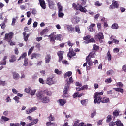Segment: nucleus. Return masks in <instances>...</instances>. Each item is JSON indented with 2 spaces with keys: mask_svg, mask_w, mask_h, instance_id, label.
<instances>
[{
  "mask_svg": "<svg viewBox=\"0 0 126 126\" xmlns=\"http://www.w3.org/2000/svg\"><path fill=\"white\" fill-rule=\"evenodd\" d=\"M120 5L118 3V1L113 0L112 4L110 6L109 8L110 9H115V8H119Z\"/></svg>",
  "mask_w": 126,
  "mask_h": 126,
  "instance_id": "nucleus-5",
  "label": "nucleus"
},
{
  "mask_svg": "<svg viewBox=\"0 0 126 126\" xmlns=\"http://www.w3.org/2000/svg\"><path fill=\"white\" fill-rule=\"evenodd\" d=\"M66 27L68 32H70V33L74 32V31H75V28L73 27V26H72V25H67Z\"/></svg>",
  "mask_w": 126,
  "mask_h": 126,
  "instance_id": "nucleus-10",
  "label": "nucleus"
},
{
  "mask_svg": "<svg viewBox=\"0 0 126 126\" xmlns=\"http://www.w3.org/2000/svg\"><path fill=\"white\" fill-rule=\"evenodd\" d=\"M79 126H92V125L91 124H88V123L85 125L84 123L81 122L79 124Z\"/></svg>",
  "mask_w": 126,
  "mask_h": 126,
  "instance_id": "nucleus-39",
  "label": "nucleus"
},
{
  "mask_svg": "<svg viewBox=\"0 0 126 126\" xmlns=\"http://www.w3.org/2000/svg\"><path fill=\"white\" fill-rule=\"evenodd\" d=\"M55 84V78L52 77V78H47L46 79V84L48 85H52Z\"/></svg>",
  "mask_w": 126,
  "mask_h": 126,
  "instance_id": "nucleus-6",
  "label": "nucleus"
},
{
  "mask_svg": "<svg viewBox=\"0 0 126 126\" xmlns=\"http://www.w3.org/2000/svg\"><path fill=\"white\" fill-rule=\"evenodd\" d=\"M109 101H110V99L108 97H101V103H109Z\"/></svg>",
  "mask_w": 126,
  "mask_h": 126,
  "instance_id": "nucleus-25",
  "label": "nucleus"
},
{
  "mask_svg": "<svg viewBox=\"0 0 126 126\" xmlns=\"http://www.w3.org/2000/svg\"><path fill=\"white\" fill-rule=\"evenodd\" d=\"M79 10L80 11H81V12H83L84 13H85L87 11V10H86V8L82 7V5H80V9Z\"/></svg>",
  "mask_w": 126,
  "mask_h": 126,
  "instance_id": "nucleus-29",
  "label": "nucleus"
},
{
  "mask_svg": "<svg viewBox=\"0 0 126 126\" xmlns=\"http://www.w3.org/2000/svg\"><path fill=\"white\" fill-rule=\"evenodd\" d=\"M69 52L67 54V57L70 59H71L72 57H74L76 55V53L73 51V49L70 47L69 49Z\"/></svg>",
  "mask_w": 126,
  "mask_h": 126,
  "instance_id": "nucleus-4",
  "label": "nucleus"
},
{
  "mask_svg": "<svg viewBox=\"0 0 126 126\" xmlns=\"http://www.w3.org/2000/svg\"><path fill=\"white\" fill-rule=\"evenodd\" d=\"M56 32H53L50 35H49V38H50V41L51 43H55V41H62V38L63 36L62 34H57L56 35Z\"/></svg>",
  "mask_w": 126,
  "mask_h": 126,
  "instance_id": "nucleus-1",
  "label": "nucleus"
},
{
  "mask_svg": "<svg viewBox=\"0 0 126 126\" xmlns=\"http://www.w3.org/2000/svg\"><path fill=\"white\" fill-rule=\"evenodd\" d=\"M116 125L117 126H124V124L122 123V122L120 120H117L116 121Z\"/></svg>",
  "mask_w": 126,
  "mask_h": 126,
  "instance_id": "nucleus-40",
  "label": "nucleus"
},
{
  "mask_svg": "<svg viewBox=\"0 0 126 126\" xmlns=\"http://www.w3.org/2000/svg\"><path fill=\"white\" fill-rule=\"evenodd\" d=\"M122 70H123L124 72H126V64L122 66Z\"/></svg>",
  "mask_w": 126,
  "mask_h": 126,
  "instance_id": "nucleus-64",
  "label": "nucleus"
},
{
  "mask_svg": "<svg viewBox=\"0 0 126 126\" xmlns=\"http://www.w3.org/2000/svg\"><path fill=\"white\" fill-rule=\"evenodd\" d=\"M49 32V29H43L40 32V36H43L44 34H46V33H48Z\"/></svg>",
  "mask_w": 126,
  "mask_h": 126,
  "instance_id": "nucleus-26",
  "label": "nucleus"
},
{
  "mask_svg": "<svg viewBox=\"0 0 126 126\" xmlns=\"http://www.w3.org/2000/svg\"><path fill=\"white\" fill-rule=\"evenodd\" d=\"M36 96L37 97L38 99L39 100H42V98H43V96H42V94L40 93L36 94Z\"/></svg>",
  "mask_w": 126,
  "mask_h": 126,
  "instance_id": "nucleus-47",
  "label": "nucleus"
},
{
  "mask_svg": "<svg viewBox=\"0 0 126 126\" xmlns=\"http://www.w3.org/2000/svg\"><path fill=\"white\" fill-rule=\"evenodd\" d=\"M111 28L112 29H118L119 28V25L117 23L113 24Z\"/></svg>",
  "mask_w": 126,
  "mask_h": 126,
  "instance_id": "nucleus-41",
  "label": "nucleus"
},
{
  "mask_svg": "<svg viewBox=\"0 0 126 126\" xmlns=\"http://www.w3.org/2000/svg\"><path fill=\"white\" fill-rule=\"evenodd\" d=\"M94 104H98L99 105H100V103L102 102L101 97V96L98 97L94 95Z\"/></svg>",
  "mask_w": 126,
  "mask_h": 126,
  "instance_id": "nucleus-9",
  "label": "nucleus"
},
{
  "mask_svg": "<svg viewBox=\"0 0 126 126\" xmlns=\"http://www.w3.org/2000/svg\"><path fill=\"white\" fill-rule=\"evenodd\" d=\"M68 90H69V88L67 87H64L63 91V94L62 95L63 98H69V94H68Z\"/></svg>",
  "mask_w": 126,
  "mask_h": 126,
  "instance_id": "nucleus-3",
  "label": "nucleus"
},
{
  "mask_svg": "<svg viewBox=\"0 0 126 126\" xmlns=\"http://www.w3.org/2000/svg\"><path fill=\"white\" fill-rule=\"evenodd\" d=\"M64 54V51H60L57 52V56H59V63H61L62 61H63V54Z\"/></svg>",
  "mask_w": 126,
  "mask_h": 126,
  "instance_id": "nucleus-7",
  "label": "nucleus"
},
{
  "mask_svg": "<svg viewBox=\"0 0 126 126\" xmlns=\"http://www.w3.org/2000/svg\"><path fill=\"white\" fill-rule=\"evenodd\" d=\"M103 94H104V92H97L94 94V96L98 97V96H102Z\"/></svg>",
  "mask_w": 126,
  "mask_h": 126,
  "instance_id": "nucleus-35",
  "label": "nucleus"
},
{
  "mask_svg": "<svg viewBox=\"0 0 126 126\" xmlns=\"http://www.w3.org/2000/svg\"><path fill=\"white\" fill-rule=\"evenodd\" d=\"M12 75L14 79H16V80H17V79H19V77H20V76H19L18 73L16 72H12Z\"/></svg>",
  "mask_w": 126,
  "mask_h": 126,
  "instance_id": "nucleus-19",
  "label": "nucleus"
},
{
  "mask_svg": "<svg viewBox=\"0 0 126 126\" xmlns=\"http://www.w3.org/2000/svg\"><path fill=\"white\" fill-rule=\"evenodd\" d=\"M40 6L43 9H46V3L44 0H39Z\"/></svg>",
  "mask_w": 126,
  "mask_h": 126,
  "instance_id": "nucleus-15",
  "label": "nucleus"
},
{
  "mask_svg": "<svg viewBox=\"0 0 126 126\" xmlns=\"http://www.w3.org/2000/svg\"><path fill=\"white\" fill-rule=\"evenodd\" d=\"M111 82H112V79L111 78H108L105 80V82L106 83H111Z\"/></svg>",
  "mask_w": 126,
  "mask_h": 126,
  "instance_id": "nucleus-61",
  "label": "nucleus"
},
{
  "mask_svg": "<svg viewBox=\"0 0 126 126\" xmlns=\"http://www.w3.org/2000/svg\"><path fill=\"white\" fill-rule=\"evenodd\" d=\"M95 39H97H97H98V40L100 41V43H102V42H103L102 40H101L104 39V34H103V32H99L98 34L95 35Z\"/></svg>",
  "mask_w": 126,
  "mask_h": 126,
  "instance_id": "nucleus-11",
  "label": "nucleus"
},
{
  "mask_svg": "<svg viewBox=\"0 0 126 126\" xmlns=\"http://www.w3.org/2000/svg\"><path fill=\"white\" fill-rule=\"evenodd\" d=\"M102 4H103L102 3H100L99 1H97L95 3V5L97 7L101 6Z\"/></svg>",
  "mask_w": 126,
  "mask_h": 126,
  "instance_id": "nucleus-49",
  "label": "nucleus"
},
{
  "mask_svg": "<svg viewBox=\"0 0 126 126\" xmlns=\"http://www.w3.org/2000/svg\"><path fill=\"white\" fill-rule=\"evenodd\" d=\"M6 84V82L5 81H0V85H2V86H5Z\"/></svg>",
  "mask_w": 126,
  "mask_h": 126,
  "instance_id": "nucleus-56",
  "label": "nucleus"
},
{
  "mask_svg": "<svg viewBox=\"0 0 126 126\" xmlns=\"http://www.w3.org/2000/svg\"><path fill=\"white\" fill-rule=\"evenodd\" d=\"M87 1V0H81V5H85L86 4V2Z\"/></svg>",
  "mask_w": 126,
  "mask_h": 126,
  "instance_id": "nucleus-52",
  "label": "nucleus"
},
{
  "mask_svg": "<svg viewBox=\"0 0 126 126\" xmlns=\"http://www.w3.org/2000/svg\"><path fill=\"white\" fill-rule=\"evenodd\" d=\"M95 26L96 24H91V25L88 27L89 31H90V32H93L94 31V28H93V27H95Z\"/></svg>",
  "mask_w": 126,
  "mask_h": 126,
  "instance_id": "nucleus-16",
  "label": "nucleus"
},
{
  "mask_svg": "<svg viewBox=\"0 0 126 126\" xmlns=\"http://www.w3.org/2000/svg\"><path fill=\"white\" fill-rule=\"evenodd\" d=\"M57 5L58 8V11H63V6L61 4V2H58Z\"/></svg>",
  "mask_w": 126,
  "mask_h": 126,
  "instance_id": "nucleus-27",
  "label": "nucleus"
},
{
  "mask_svg": "<svg viewBox=\"0 0 126 126\" xmlns=\"http://www.w3.org/2000/svg\"><path fill=\"white\" fill-rule=\"evenodd\" d=\"M43 93L46 94L47 96H52V92L49 91V90H45L43 91Z\"/></svg>",
  "mask_w": 126,
  "mask_h": 126,
  "instance_id": "nucleus-21",
  "label": "nucleus"
},
{
  "mask_svg": "<svg viewBox=\"0 0 126 126\" xmlns=\"http://www.w3.org/2000/svg\"><path fill=\"white\" fill-rule=\"evenodd\" d=\"M46 126H56L57 125H56V123H52L51 122H48L46 123Z\"/></svg>",
  "mask_w": 126,
  "mask_h": 126,
  "instance_id": "nucleus-38",
  "label": "nucleus"
},
{
  "mask_svg": "<svg viewBox=\"0 0 126 126\" xmlns=\"http://www.w3.org/2000/svg\"><path fill=\"white\" fill-rule=\"evenodd\" d=\"M114 73V71L113 70H110L107 72V75H112Z\"/></svg>",
  "mask_w": 126,
  "mask_h": 126,
  "instance_id": "nucleus-54",
  "label": "nucleus"
},
{
  "mask_svg": "<svg viewBox=\"0 0 126 126\" xmlns=\"http://www.w3.org/2000/svg\"><path fill=\"white\" fill-rule=\"evenodd\" d=\"M72 75V72L71 71H68L65 73L64 75V78H66V77H69V76H71Z\"/></svg>",
  "mask_w": 126,
  "mask_h": 126,
  "instance_id": "nucleus-34",
  "label": "nucleus"
},
{
  "mask_svg": "<svg viewBox=\"0 0 126 126\" xmlns=\"http://www.w3.org/2000/svg\"><path fill=\"white\" fill-rule=\"evenodd\" d=\"M26 56H27V53H26V52H24L22 54L21 56L18 59V61H20L21 59H25V58H26Z\"/></svg>",
  "mask_w": 126,
  "mask_h": 126,
  "instance_id": "nucleus-32",
  "label": "nucleus"
},
{
  "mask_svg": "<svg viewBox=\"0 0 126 126\" xmlns=\"http://www.w3.org/2000/svg\"><path fill=\"white\" fill-rule=\"evenodd\" d=\"M48 3V6L50 9H54L55 8V5H56V4H55V2H54L53 1L51 0H48L47 1Z\"/></svg>",
  "mask_w": 126,
  "mask_h": 126,
  "instance_id": "nucleus-12",
  "label": "nucleus"
},
{
  "mask_svg": "<svg viewBox=\"0 0 126 126\" xmlns=\"http://www.w3.org/2000/svg\"><path fill=\"white\" fill-rule=\"evenodd\" d=\"M13 36H14V33L12 32H10L9 33H6L5 34V37H4V39L6 41V42H10L11 40H12V38H13Z\"/></svg>",
  "mask_w": 126,
  "mask_h": 126,
  "instance_id": "nucleus-2",
  "label": "nucleus"
},
{
  "mask_svg": "<svg viewBox=\"0 0 126 126\" xmlns=\"http://www.w3.org/2000/svg\"><path fill=\"white\" fill-rule=\"evenodd\" d=\"M96 56V52L93 51L89 53L88 57H90V58H95Z\"/></svg>",
  "mask_w": 126,
  "mask_h": 126,
  "instance_id": "nucleus-24",
  "label": "nucleus"
},
{
  "mask_svg": "<svg viewBox=\"0 0 126 126\" xmlns=\"http://www.w3.org/2000/svg\"><path fill=\"white\" fill-rule=\"evenodd\" d=\"M78 94H79V92H77L76 93H75L73 94V97L74 99H75V98H77V97H78Z\"/></svg>",
  "mask_w": 126,
  "mask_h": 126,
  "instance_id": "nucleus-51",
  "label": "nucleus"
},
{
  "mask_svg": "<svg viewBox=\"0 0 126 126\" xmlns=\"http://www.w3.org/2000/svg\"><path fill=\"white\" fill-rule=\"evenodd\" d=\"M115 91H117V92H121V93H124V89L121 88H113Z\"/></svg>",
  "mask_w": 126,
  "mask_h": 126,
  "instance_id": "nucleus-28",
  "label": "nucleus"
},
{
  "mask_svg": "<svg viewBox=\"0 0 126 126\" xmlns=\"http://www.w3.org/2000/svg\"><path fill=\"white\" fill-rule=\"evenodd\" d=\"M10 126H21L19 123H10Z\"/></svg>",
  "mask_w": 126,
  "mask_h": 126,
  "instance_id": "nucleus-55",
  "label": "nucleus"
},
{
  "mask_svg": "<svg viewBox=\"0 0 126 126\" xmlns=\"http://www.w3.org/2000/svg\"><path fill=\"white\" fill-rule=\"evenodd\" d=\"M45 63H49L50 61H51V55L50 54H47L45 56Z\"/></svg>",
  "mask_w": 126,
  "mask_h": 126,
  "instance_id": "nucleus-17",
  "label": "nucleus"
},
{
  "mask_svg": "<svg viewBox=\"0 0 126 126\" xmlns=\"http://www.w3.org/2000/svg\"><path fill=\"white\" fill-rule=\"evenodd\" d=\"M109 126H114L116 125V122L112 121L111 122L109 123Z\"/></svg>",
  "mask_w": 126,
  "mask_h": 126,
  "instance_id": "nucleus-63",
  "label": "nucleus"
},
{
  "mask_svg": "<svg viewBox=\"0 0 126 126\" xmlns=\"http://www.w3.org/2000/svg\"><path fill=\"white\" fill-rule=\"evenodd\" d=\"M48 119L49 122H53V121H55V117L52 114H50L49 116L48 117Z\"/></svg>",
  "mask_w": 126,
  "mask_h": 126,
  "instance_id": "nucleus-31",
  "label": "nucleus"
},
{
  "mask_svg": "<svg viewBox=\"0 0 126 126\" xmlns=\"http://www.w3.org/2000/svg\"><path fill=\"white\" fill-rule=\"evenodd\" d=\"M73 83V79L72 78V77H70L69 78V81H68L66 83V84L65 85V87H68L69 88L70 86V84Z\"/></svg>",
  "mask_w": 126,
  "mask_h": 126,
  "instance_id": "nucleus-14",
  "label": "nucleus"
},
{
  "mask_svg": "<svg viewBox=\"0 0 126 126\" xmlns=\"http://www.w3.org/2000/svg\"><path fill=\"white\" fill-rule=\"evenodd\" d=\"M23 35L25 42H27V41H28V38H29V37H28L27 36H26V35H27L26 32H24L23 33Z\"/></svg>",
  "mask_w": 126,
  "mask_h": 126,
  "instance_id": "nucleus-36",
  "label": "nucleus"
},
{
  "mask_svg": "<svg viewBox=\"0 0 126 126\" xmlns=\"http://www.w3.org/2000/svg\"><path fill=\"white\" fill-rule=\"evenodd\" d=\"M96 115H97V112H96V110H94V112L91 114V118H94Z\"/></svg>",
  "mask_w": 126,
  "mask_h": 126,
  "instance_id": "nucleus-46",
  "label": "nucleus"
},
{
  "mask_svg": "<svg viewBox=\"0 0 126 126\" xmlns=\"http://www.w3.org/2000/svg\"><path fill=\"white\" fill-rule=\"evenodd\" d=\"M100 49V47L99 46H97L96 44H94L93 50L94 52H97V51H99V49Z\"/></svg>",
  "mask_w": 126,
  "mask_h": 126,
  "instance_id": "nucleus-22",
  "label": "nucleus"
},
{
  "mask_svg": "<svg viewBox=\"0 0 126 126\" xmlns=\"http://www.w3.org/2000/svg\"><path fill=\"white\" fill-rule=\"evenodd\" d=\"M41 102L43 103V104H47L50 102V98L47 96L43 97L41 98Z\"/></svg>",
  "mask_w": 126,
  "mask_h": 126,
  "instance_id": "nucleus-13",
  "label": "nucleus"
},
{
  "mask_svg": "<svg viewBox=\"0 0 126 126\" xmlns=\"http://www.w3.org/2000/svg\"><path fill=\"white\" fill-rule=\"evenodd\" d=\"M13 99L16 102H17V103H19V97H18V96H15Z\"/></svg>",
  "mask_w": 126,
  "mask_h": 126,
  "instance_id": "nucleus-62",
  "label": "nucleus"
},
{
  "mask_svg": "<svg viewBox=\"0 0 126 126\" xmlns=\"http://www.w3.org/2000/svg\"><path fill=\"white\" fill-rule=\"evenodd\" d=\"M31 91V87H29L28 88H26L25 89V91L27 93H29V92H30Z\"/></svg>",
  "mask_w": 126,
  "mask_h": 126,
  "instance_id": "nucleus-57",
  "label": "nucleus"
},
{
  "mask_svg": "<svg viewBox=\"0 0 126 126\" xmlns=\"http://www.w3.org/2000/svg\"><path fill=\"white\" fill-rule=\"evenodd\" d=\"M107 56L108 57V60L111 61L112 60V55H111V53H110V51H108V52L107 53Z\"/></svg>",
  "mask_w": 126,
  "mask_h": 126,
  "instance_id": "nucleus-45",
  "label": "nucleus"
},
{
  "mask_svg": "<svg viewBox=\"0 0 126 126\" xmlns=\"http://www.w3.org/2000/svg\"><path fill=\"white\" fill-rule=\"evenodd\" d=\"M1 119L4 121V122H7V121H9L10 119L5 116H2Z\"/></svg>",
  "mask_w": 126,
  "mask_h": 126,
  "instance_id": "nucleus-53",
  "label": "nucleus"
},
{
  "mask_svg": "<svg viewBox=\"0 0 126 126\" xmlns=\"http://www.w3.org/2000/svg\"><path fill=\"white\" fill-rule=\"evenodd\" d=\"M75 29V31L77 32L78 34H80L81 33L80 32V28H79V26H76Z\"/></svg>",
  "mask_w": 126,
  "mask_h": 126,
  "instance_id": "nucleus-42",
  "label": "nucleus"
},
{
  "mask_svg": "<svg viewBox=\"0 0 126 126\" xmlns=\"http://www.w3.org/2000/svg\"><path fill=\"white\" fill-rule=\"evenodd\" d=\"M112 121V115H109L107 117L106 123H110Z\"/></svg>",
  "mask_w": 126,
  "mask_h": 126,
  "instance_id": "nucleus-43",
  "label": "nucleus"
},
{
  "mask_svg": "<svg viewBox=\"0 0 126 126\" xmlns=\"http://www.w3.org/2000/svg\"><path fill=\"white\" fill-rule=\"evenodd\" d=\"M117 86H119L120 88L124 87V84H123L122 82H118L117 83Z\"/></svg>",
  "mask_w": 126,
  "mask_h": 126,
  "instance_id": "nucleus-50",
  "label": "nucleus"
},
{
  "mask_svg": "<svg viewBox=\"0 0 126 126\" xmlns=\"http://www.w3.org/2000/svg\"><path fill=\"white\" fill-rule=\"evenodd\" d=\"M119 111L117 110H115L113 112V116L114 117H118L119 116Z\"/></svg>",
  "mask_w": 126,
  "mask_h": 126,
  "instance_id": "nucleus-44",
  "label": "nucleus"
},
{
  "mask_svg": "<svg viewBox=\"0 0 126 126\" xmlns=\"http://www.w3.org/2000/svg\"><path fill=\"white\" fill-rule=\"evenodd\" d=\"M86 44H88L89 43H96V41L94 38H90V40L86 41Z\"/></svg>",
  "mask_w": 126,
  "mask_h": 126,
  "instance_id": "nucleus-33",
  "label": "nucleus"
},
{
  "mask_svg": "<svg viewBox=\"0 0 126 126\" xmlns=\"http://www.w3.org/2000/svg\"><path fill=\"white\" fill-rule=\"evenodd\" d=\"M91 38V36L90 35H87L86 36H85L83 37V40L86 41V40H90V39Z\"/></svg>",
  "mask_w": 126,
  "mask_h": 126,
  "instance_id": "nucleus-59",
  "label": "nucleus"
},
{
  "mask_svg": "<svg viewBox=\"0 0 126 126\" xmlns=\"http://www.w3.org/2000/svg\"><path fill=\"white\" fill-rule=\"evenodd\" d=\"M55 72L56 73V74H62V71H59V69H55Z\"/></svg>",
  "mask_w": 126,
  "mask_h": 126,
  "instance_id": "nucleus-60",
  "label": "nucleus"
},
{
  "mask_svg": "<svg viewBox=\"0 0 126 126\" xmlns=\"http://www.w3.org/2000/svg\"><path fill=\"white\" fill-rule=\"evenodd\" d=\"M34 49H35L34 46H32L30 48L28 53V56H30L32 53H33V51H34Z\"/></svg>",
  "mask_w": 126,
  "mask_h": 126,
  "instance_id": "nucleus-30",
  "label": "nucleus"
},
{
  "mask_svg": "<svg viewBox=\"0 0 126 126\" xmlns=\"http://www.w3.org/2000/svg\"><path fill=\"white\" fill-rule=\"evenodd\" d=\"M86 62L88 63L89 67L92 66L93 65V61H92V59H91V57L89 56H87L86 58Z\"/></svg>",
  "mask_w": 126,
  "mask_h": 126,
  "instance_id": "nucleus-8",
  "label": "nucleus"
},
{
  "mask_svg": "<svg viewBox=\"0 0 126 126\" xmlns=\"http://www.w3.org/2000/svg\"><path fill=\"white\" fill-rule=\"evenodd\" d=\"M23 65L24 66H27L28 65V58H25L24 59Z\"/></svg>",
  "mask_w": 126,
  "mask_h": 126,
  "instance_id": "nucleus-37",
  "label": "nucleus"
},
{
  "mask_svg": "<svg viewBox=\"0 0 126 126\" xmlns=\"http://www.w3.org/2000/svg\"><path fill=\"white\" fill-rule=\"evenodd\" d=\"M64 16V14H63L62 11H58V16L59 17L62 18Z\"/></svg>",
  "mask_w": 126,
  "mask_h": 126,
  "instance_id": "nucleus-48",
  "label": "nucleus"
},
{
  "mask_svg": "<svg viewBox=\"0 0 126 126\" xmlns=\"http://www.w3.org/2000/svg\"><path fill=\"white\" fill-rule=\"evenodd\" d=\"M59 102L61 106H64L65 104H66V100L65 99H59Z\"/></svg>",
  "mask_w": 126,
  "mask_h": 126,
  "instance_id": "nucleus-20",
  "label": "nucleus"
},
{
  "mask_svg": "<svg viewBox=\"0 0 126 126\" xmlns=\"http://www.w3.org/2000/svg\"><path fill=\"white\" fill-rule=\"evenodd\" d=\"M36 110H37V107H33L32 108V109H30V112H31V113H33V112H34V111H36Z\"/></svg>",
  "mask_w": 126,
  "mask_h": 126,
  "instance_id": "nucleus-58",
  "label": "nucleus"
},
{
  "mask_svg": "<svg viewBox=\"0 0 126 126\" xmlns=\"http://www.w3.org/2000/svg\"><path fill=\"white\" fill-rule=\"evenodd\" d=\"M40 56H41V54H40L33 53L32 54L31 59L32 60H33V59H34V58L36 59L37 57H40Z\"/></svg>",
  "mask_w": 126,
  "mask_h": 126,
  "instance_id": "nucleus-23",
  "label": "nucleus"
},
{
  "mask_svg": "<svg viewBox=\"0 0 126 126\" xmlns=\"http://www.w3.org/2000/svg\"><path fill=\"white\" fill-rule=\"evenodd\" d=\"M16 56L14 55H12L10 56V58L9 59V62L10 63H14L16 61Z\"/></svg>",
  "mask_w": 126,
  "mask_h": 126,
  "instance_id": "nucleus-18",
  "label": "nucleus"
}]
</instances>
